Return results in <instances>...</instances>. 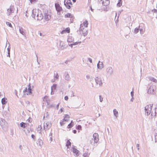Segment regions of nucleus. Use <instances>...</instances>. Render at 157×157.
Here are the masks:
<instances>
[{"mask_svg":"<svg viewBox=\"0 0 157 157\" xmlns=\"http://www.w3.org/2000/svg\"><path fill=\"white\" fill-rule=\"evenodd\" d=\"M44 16L42 14L41 11L39 9H34L32 11V16L35 19L41 20L44 17V19L47 21L51 18L50 13L47 10H43Z\"/></svg>","mask_w":157,"mask_h":157,"instance_id":"obj_1","label":"nucleus"},{"mask_svg":"<svg viewBox=\"0 0 157 157\" xmlns=\"http://www.w3.org/2000/svg\"><path fill=\"white\" fill-rule=\"evenodd\" d=\"M156 87L155 85L151 86L149 88L147 93L149 94H155L156 93Z\"/></svg>","mask_w":157,"mask_h":157,"instance_id":"obj_2","label":"nucleus"},{"mask_svg":"<svg viewBox=\"0 0 157 157\" xmlns=\"http://www.w3.org/2000/svg\"><path fill=\"white\" fill-rule=\"evenodd\" d=\"M152 105L153 104H149L146 105L144 109L145 112V114H147V116L150 114L152 110Z\"/></svg>","mask_w":157,"mask_h":157,"instance_id":"obj_3","label":"nucleus"},{"mask_svg":"<svg viewBox=\"0 0 157 157\" xmlns=\"http://www.w3.org/2000/svg\"><path fill=\"white\" fill-rule=\"evenodd\" d=\"M79 32H82V33L84 36H86L88 33V31L86 28H84L82 24H81L79 28Z\"/></svg>","mask_w":157,"mask_h":157,"instance_id":"obj_4","label":"nucleus"},{"mask_svg":"<svg viewBox=\"0 0 157 157\" xmlns=\"http://www.w3.org/2000/svg\"><path fill=\"white\" fill-rule=\"evenodd\" d=\"M32 88L31 86V84L29 83V84L28 85V88H26L23 90V93L25 94V93L27 95H28L29 94V95H31L32 94Z\"/></svg>","mask_w":157,"mask_h":157,"instance_id":"obj_5","label":"nucleus"},{"mask_svg":"<svg viewBox=\"0 0 157 157\" xmlns=\"http://www.w3.org/2000/svg\"><path fill=\"white\" fill-rule=\"evenodd\" d=\"M95 80L97 85H98L99 86L102 85V78L100 76L96 77L95 78Z\"/></svg>","mask_w":157,"mask_h":157,"instance_id":"obj_6","label":"nucleus"},{"mask_svg":"<svg viewBox=\"0 0 157 157\" xmlns=\"http://www.w3.org/2000/svg\"><path fill=\"white\" fill-rule=\"evenodd\" d=\"M15 10L14 6H11L10 7L7 9V16H9L11 15L14 13Z\"/></svg>","mask_w":157,"mask_h":157,"instance_id":"obj_7","label":"nucleus"},{"mask_svg":"<svg viewBox=\"0 0 157 157\" xmlns=\"http://www.w3.org/2000/svg\"><path fill=\"white\" fill-rule=\"evenodd\" d=\"M106 75L108 76H110L113 75V71L111 67H108L106 69Z\"/></svg>","mask_w":157,"mask_h":157,"instance_id":"obj_8","label":"nucleus"},{"mask_svg":"<svg viewBox=\"0 0 157 157\" xmlns=\"http://www.w3.org/2000/svg\"><path fill=\"white\" fill-rule=\"evenodd\" d=\"M55 6L56 10L57 12V14L59 15L60 14V11L63 10L62 8L59 4H55Z\"/></svg>","mask_w":157,"mask_h":157,"instance_id":"obj_9","label":"nucleus"},{"mask_svg":"<svg viewBox=\"0 0 157 157\" xmlns=\"http://www.w3.org/2000/svg\"><path fill=\"white\" fill-rule=\"evenodd\" d=\"M51 124L49 122H47L46 123L44 122V129H45V130H46L48 129L51 127Z\"/></svg>","mask_w":157,"mask_h":157,"instance_id":"obj_10","label":"nucleus"},{"mask_svg":"<svg viewBox=\"0 0 157 157\" xmlns=\"http://www.w3.org/2000/svg\"><path fill=\"white\" fill-rule=\"evenodd\" d=\"M93 137L94 142L95 143H97L99 141L98 135L97 133H94L93 135Z\"/></svg>","mask_w":157,"mask_h":157,"instance_id":"obj_11","label":"nucleus"},{"mask_svg":"<svg viewBox=\"0 0 157 157\" xmlns=\"http://www.w3.org/2000/svg\"><path fill=\"white\" fill-rule=\"evenodd\" d=\"M100 3H101L102 4L105 6H106L109 5V0H101L99 1Z\"/></svg>","mask_w":157,"mask_h":157,"instance_id":"obj_12","label":"nucleus"},{"mask_svg":"<svg viewBox=\"0 0 157 157\" xmlns=\"http://www.w3.org/2000/svg\"><path fill=\"white\" fill-rule=\"evenodd\" d=\"M64 78L67 81H69L70 80L71 78L70 75L68 72H65L64 75Z\"/></svg>","mask_w":157,"mask_h":157,"instance_id":"obj_13","label":"nucleus"},{"mask_svg":"<svg viewBox=\"0 0 157 157\" xmlns=\"http://www.w3.org/2000/svg\"><path fill=\"white\" fill-rule=\"evenodd\" d=\"M97 67L98 68L101 69L103 67V64L102 62L99 61L97 64Z\"/></svg>","mask_w":157,"mask_h":157,"instance_id":"obj_14","label":"nucleus"},{"mask_svg":"<svg viewBox=\"0 0 157 157\" xmlns=\"http://www.w3.org/2000/svg\"><path fill=\"white\" fill-rule=\"evenodd\" d=\"M70 32V29L69 28H67L64 30H62L61 32V34H63L66 33H69Z\"/></svg>","mask_w":157,"mask_h":157,"instance_id":"obj_15","label":"nucleus"},{"mask_svg":"<svg viewBox=\"0 0 157 157\" xmlns=\"http://www.w3.org/2000/svg\"><path fill=\"white\" fill-rule=\"evenodd\" d=\"M36 143L38 144H39V146L40 147H41L43 144V142L42 140L39 139L38 140Z\"/></svg>","mask_w":157,"mask_h":157,"instance_id":"obj_16","label":"nucleus"},{"mask_svg":"<svg viewBox=\"0 0 157 157\" xmlns=\"http://www.w3.org/2000/svg\"><path fill=\"white\" fill-rule=\"evenodd\" d=\"M19 31L20 33L23 35H25V33L24 32V30L22 27H19Z\"/></svg>","mask_w":157,"mask_h":157,"instance_id":"obj_17","label":"nucleus"},{"mask_svg":"<svg viewBox=\"0 0 157 157\" xmlns=\"http://www.w3.org/2000/svg\"><path fill=\"white\" fill-rule=\"evenodd\" d=\"M73 152L77 156H78L79 155V153H78L79 151L77 150L76 148L74 147H73Z\"/></svg>","mask_w":157,"mask_h":157,"instance_id":"obj_18","label":"nucleus"},{"mask_svg":"<svg viewBox=\"0 0 157 157\" xmlns=\"http://www.w3.org/2000/svg\"><path fill=\"white\" fill-rule=\"evenodd\" d=\"M59 45L60 46V48L62 50H63L64 49L66 48V47H65V45L63 44V43L61 41H60Z\"/></svg>","mask_w":157,"mask_h":157,"instance_id":"obj_19","label":"nucleus"},{"mask_svg":"<svg viewBox=\"0 0 157 157\" xmlns=\"http://www.w3.org/2000/svg\"><path fill=\"white\" fill-rule=\"evenodd\" d=\"M67 41L68 42H72L74 41V39L73 37L69 36L67 40Z\"/></svg>","mask_w":157,"mask_h":157,"instance_id":"obj_20","label":"nucleus"},{"mask_svg":"<svg viewBox=\"0 0 157 157\" xmlns=\"http://www.w3.org/2000/svg\"><path fill=\"white\" fill-rule=\"evenodd\" d=\"M82 24L83 25V26L84 28H87L88 26V23L87 21H86L83 22V24Z\"/></svg>","mask_w":157,"mask_h":157,"instance_id":"obj_21","label":"nucleus"},{"mask_svg":"<svg viewBox=\"0 0 157 157\" xmlns=\"http://www.w3.org/2000/svg\"><path fill=\"white\" fill-rule=\"evenodd\" d=\"M20 125L21 127L24 128H25L27 126V124L23 122L21 123Z\"/></svg>","mask_w":157,"mask_h":157,"instance_id":"obj_22","label":"nucleus"},{"mask_svg":"<svg viewBox=\"0 0 157 157\" xmlns=\"http://www.w3.org/2000/svg\"><path fill=\"white\" fill-rule=\"evenodd\" d=\"M1 102L2 105L5 104L7 102L6 99L5 98H2V99Z\"/></svg>","mask_w":157,"mask_h":157,"instance_id":"obj_23","label":"nucleus"},{"mask_svg":"<svg viewBox=\"0 0 157 157\" xmlns=\"http://www.w3.org/2000/svg\"><path fill=\"white\" fill-rule=\"evenodd\" d=\"M113 114H114V115L115 117H117L118 116V111L116 109H115L113 110Z\"/></svg>","mask_w":157,"mask_h":157,"instance_id":"obj_24","label":"nucleus"},{"mask_svg":"<svg viewBox=\"0 0 157 157\" xmlns=\"http://www.w3.org/2000/svg\"><path fill=\"white\" fill-rule=\"evenodd\" d=\"M65 18H67V17L72 18V16L71 13H68L66 14H65Z\"/></svg>","mask_w":157,"mask_h":157,"instance_id":"obj_25","label":"nucleus"},{"mask_svg":"<svg viewBox=\"0 0 157 157\" xmlns=\"http://www.w3.org/2000/svg\"><path fill=\"white\" fill-rule=\"evenodd\" d=\"M71 143L70 141L69 140H67L66 144V146L67 147V148H69V146H71Z\"/></svg>","mask_w":157,"mask_h":157,"instance_id":"obj_26","label":"nucleus"},{"mask_svg":"<svg viewBox=\"0 0 157 157\" xmlns=\"http://www.w3.org/2000/svg\"><path fill=\"white\" fill-rule=\"evenodd\" d=\"M139 30L140 31V33L141 34H143L144 33V31H145L144 29L140 28V26L139 27Z\"/></svg>","mask_w":157,"mask_h":157,"instance_id":"obj_27","label":"nucleus"},{"mask_svg":"<svg viewBox=\"0 0 157 157\" xmlns=\"http://www.w3.org/2000/svg\"><path fill=\"white\" fill-rule=\"evenodd\" d=\"M150 80L151 81H153V82H157V80L152 77H150Z\"/></svg>","mask_w":157,"mask_h":157,"instance_id":"obj_28","label":"nucleus"},{"mask_svg":"<svg viewBox=\"0 0 157 157\" xmlns=\"http://www.w3.org/2000/svg\"><path fill=\"white\" fill-rule=\"evenodd\" d=\"M56 85L54 84L53 85V86L51 87V90L52 91L53 90H55L56 89Z\"/></svg>","mask_w":157,"mask_h":157,"instance_id":"obj_29","label":"nucleus"},{"mask_svg":"<svg viewBox=\"0 0 157 157\" xmlns=\"http://www.w3.org/2000/svg\"><path fill=\"white\" fill-rule=\"evenodd\" d=\"M139 30V28H136L134 29V33H135L136 34L138 32Z\"/></svg>","mask_w":157,"mask_h":157,"instance_id":"obj_30","label":"nucleus"},{"mask_svg":"<svg viewBox=\"0 0 157 157\" xmlns=\"http://www.w3.org/2000/svg\"><path fill=\"white\" fill-rule=\"evenodd\" d=\"M73 125V124H72L70 123L69 124H68L67 128H70L72 127Z\"/></svg>","mask_w":157,"mask_h":157,"instance_id":"obj_31","label":"nucleus"},{"mask_svg":"<svg viewBox=\"0 0 157 157\" xmlns=\"http://www.w3.org/2000/svg\"><path fill=\"white\" fill-rule=\"evenodd\" d=\"M81 128H82V126L81 125H78L76 127V129H77L81 130Z\"/></svg>","mask_w":157,"mask_h":157,"instance_id":"obj_32","label":"nucleus"},{"mask_svg":"<svg viewBox=\"0 0 157 157\" xmlns=\"http://www.w3.org/2000/svg\"><path fill=\"white\" fill-rule=\"evenodd\" d=\"M6 24L7 25H8L10 27H12L11 24L10 23L8 22H6Z\"/></svg>","mask_w":157,"mask_h":157,"instance_id":"obj_33","label":"nucleus"},{"mask_svg":"<svg viewBox=\"0 0 157 157\" xmlns=\"http://www.w3.org/2000/svg\"><path fill=\"white\" fill-rule=\"evenodd\" d=\"M81 43V42H73V43H72L73 45H77V44H80V43Z\"/></svg>","mask_w":157,"mask_h":157,"instance_id":"obj_34","label":"nucleus"},{"mask_svg":"<svg viewBox=\"0 0 157 157\" xmlns=\"http://www.w3.org/2000/svg\"><path fill=\"white\" fill-rule=\"evenodd\" d=\"M60 124L61 126H62L65 124V122L62 121V120L60 122Z\"/></svg>","mask_w":157,"mask_h":157,"instance_id":"obj_35","label":"nucleus"},{"mask_svg":"<svg viewBox=\"0 0 157 157\" xmlns=\"http://www.w3.org/2000/svg\"><path fill=\"white\" fill-rule=\"evenodd\" d=\"M99 97L100 102H102L103 101V98L101 96V95H99Z\"/></svg>","mask_w":157,"mask_h":157,"instance_id":"obj_36","label":"nucleus"},{"mask_svg":"<svg viewBox=\"0 0 157 157\" xmlns=\"http://www.w3.org/2000/svg\"><path fill=\"white\" fill-rule=\"evenodd\" d=\"M122 5V2H118V3L117 4V6L119 7H120Z\"/></svg>","mask_w":157,"mask_h":157,"instance_id":"obj_37","label":"nucleus"},{"mask_svg":"<svg viewBox=\"0 0 157 157\" xmlns=\"http://www.w3.org/2000/svg\"><path fill=\"white\" fill-rule=\"evenodd\" d=\"M64 118H69V115L68 114H66L65 115L64 117Z\"/></svg>","mask_w":157,"mask_h":157,"instance_id":"obj_38","label":"nucleus"},{"mask_svg":"<svg viewBox=\"0 0 157 157\" xmlns=\"http://www.w3.org/2000/svg\"><path fill=\"white\" fill-rule=\"evenodd\" d=\"M70 4H67L66 6V7L68 9H70L71 8V6Z\"/></svg>","mask_w":157,"mask_h":157,"instance_id":"obj_39","label":"nucleus"},{"mask_svg":"<svg viewBox=\"0 0 157 157\" xmlns=\"http://www.w3.org/2000/svg\"><path fill=\"white\" fill-rule=\"evenodd\" d=\"M67 3L68 4L71 5H72V3L70 0H67Z\"/></svg>","mask_w":157,"mask_h":157,"instance_id":"obj_40","label":"nucleus"},{"mask_svg":"<svg viewBox=\"0 0 157 157\" xmlns=\"http://www.w3.org/2000/svg\"><path fill=\"white\" fill-rule=\"evenodd\" d=\"M27 121H28L29 122L31 123V118L30 117H29Z\"/></svg>","mask_w":157,"mask_h":157,"instance_id":"obj_41","label":"nucleus"},{"mask_svg":"<svg viewBox=\"0 0 157 157\" xmlns=\"http://www.w3.org/2000/svg\"><path fill=\"white\" fill-rule=\"evenodd\" d=\"M155 142H157V133L155 135Z\"/></svg>","mask_w":157,"mask_h":157,"instance_id":"obj_42","label":"nucleus"},{"mask_svg":"<svg viewBox=\"0 0 157 157\" xmlns=\"http://www.w3.org/2000/svg\"><path fill=\"white\" fill-rule=\"evenodd\" d=\"M68 3H67V2H66V0H64V5L66 6L67 4H68Z\"/></svg>","mask_w":157,"mask_h":157,"instance_id":"obj_43","label":"nucleus"},{"mask_svg":"<svg viewBox=\"0 0 157 157\" xmlns=\"http://www.w3.org/2000/svg\"><path fill=\"white\" fill-rule=\"evenodd\" d=\"M152 12L154 13H157V10L156 9H154L152 10Z\"/></svg>","mask_w":157,"mask_h":157,"instance_id":"obj_44","label":"nucleus"},{"mask_svg":"<svg viewBox=\"0 0 157 157\" xmlns=\"http://www.w3.org/2000/svg\"><path fill=\"white\" fill-rule=\"evenodd\" d=\"M62 121L64 122H67L68 121V120H66V118H64L63 119Z\"/></svg>","mask_w":157,"mask_h":157,"instance_id":"obj_45","label":"nucleus"},{"mask_svg":"<svg viewBox=\"0 0 157 157\" xmlns=\"http://www.w3.org/2000/svg\"><path fill=\"white\" fill-rule=\"evenodd\" d=\"M88 59L90 63H92V60L91 58H88Z\"/></svg>","mask_w":157,"mask_h":157,"instance_id":"obj_46","label":"nucleus"},{"mask_svg":"<svg viewBox=\"0 0 157 157\" xmlns=\"http://www.w3.org/2000/svg\"><path fill=\"white\" fill-rule=\"evenodd\" d=\"M59 77V75H58V74L57 73L56 75L55 76V78H56L57 79Z\"/></svg>","mask_w":157,"mask_h":157,"instance_id":"obj_47","label":"nucleus"},{"mask_svg":"<svg viewBox=\"0 0 157 157\" xmlns=\"http://www.w3.org/2000/svg\"><path fill=\"white\" fill-rule=\"evenodd\" d=\"M131 95L132 97H133L134 95V92L132 91L131 92Z\"/></svg>","mask_w":157,"mask_h":157,"instance_id":"obj_48","label":"nucleus"},{"mask_svg":"<svg viewBox=\"0 0 157 157\" xmlns=\"http://www.w3.org/2000/svg\"><path fill=\"white\" fill-rule=\"evenodd\" d=\"M64 99L66 100H67L68 99V97L67 96H66L64 97Z\"/></svg>","mask_w":157,"mask_h":157,"instance_id":"obj_49","label":"nucleus"},{"mask_svg":"<svg viewBox=\"0 0 157 157\" xmlns=\"http://www.w3.org/2000/svg\"><path fill=\"white\" fill-rule=\"evenodd\" d=\"M86 78L87 79H88L90 78V76L89 75H87L86 76Z\"/></svg>","mask_w":157,"mask_h":157,"instance_id":"obj_50","label":"nucleus"},{"mask_svg":"<svg viewBox=\"0 0 157 157\" xmlns=\"http://www.w3.org/2000/svg\"><path fill=\"white\" fill-rule=\"evenodd\" d=\"M36 0H30V2L31 3L34 2L36 1Z\"/></svg>","mask_w":157,"mask_h":157,"instance_id":"obj_51","label":"nucleus"},{"mask_svg":"<svg viewBox=\"0 0 157 157\" xmlns=\"http://www.w3.org/2000/svg\"><path fill=\"white\" fill-rule=\"evenodd\" d=\"M8 53H10V48L9 47L7 48Z\"/></svg>","mask_w":157,"mask_h":157,"instance_id":"obj_52","label":"nucleus"},{"mask_svg":"<svg viewBox=\"0 0 157 157\" xmlns=\"http://www.w3.org/2000/svg\"><path fill=\"white\" fill-rule=\"evenodd\" d=\"M153 118V116L152 115V113H151V117L149 118H150L151 120H152Z\"/></svg>","mask_w":157,"mask_h":157,"instance_id":"obj_53","label":"nucleus"},{"mask_svg":"<svg viewBox=\"0 0 157 157\" xmlns=\"http://www.w3.org/2000/svg\"><path fill=\"white\" fill-rule=\"evenodd\" d=\"M31 137L32 138H33V139H34L35 138V136L33 134H32L31 135Z\"/></svg>","mask_w":157,"mask_h":157,"instance_id":"obj_54","label":"nucleus"},{"mask_svg":"<svg viewBox=\"0 0 157 157\" xmlns=\"http://www.w3.org/2000/svg\"><path fill=\"white\" fill-rule=\"evenodd\" d=\"M64 108H62L60 109V111L61 113L63 112V111Z\"/></svg>","mask_w":157,"mask_h":157,"instance_id":"obj_55","label":"nucleus"},{"mask_svg":"<svg viewBox=\"0 0 157 157\" xmlns=\"http://www.w3.org/2000/svg\"><path fill=\"white\" fill-rule=\"evenodd\" d=\"M123 11V10H121V11H119L118 12V17H119V14H121V12Z\"/></svg>","mask_w":157,"mask_h":157,"instance_id":"obj_56","label":"nucleus"},{"mask_svg":"<svg viewBox=\"0 0 157 157\" xmlns=\"http://www.w3.org/2000/svg\"><path fill=\"white\" fill-rule=\"evenodd\" d=\"M73 132L74 133V134H75L77 132V131L76 130H73Z\"/></svg>","mask_w":157,"mask_h":157,"instance_id":"obj_57","label":"nucleus"},{"mask_svg":"<svg viewBox=\"0 0 157 157\" xmlns=\"http://www.w3.org/2000/svg\"><path fill=\"white\" fill-rule=\"evenodd\" d=\"M48 115V112H47L46 113V114H44V118L45 117V116H46Z\"/></svg>","mask_w":157,"mask_h":157,"instance_id":"obj_58","label":"nucleus"},{"mask_svg":"<svg viewBox=\"0 0 157 157\" xmlns=\"http://www.w3.org/2000/svg\"><path fill=\"white\" fill-rule=\"evenodd\" d=\"M69 46L71 47V48H72L73 46V44H71L69 45Z\"/></svg>","mask_w":157,"mask_h":157,"instance_id":"obj_59","label":"nucleus"},{"mask_svg":"<svg viewBox=\"0 0 157 157\" xmlns=\"http://www.w3.org/2000/svg\"><path fill=\"white\" fill-rule=\"evenodd\" d=\"M59 103H58V104L57 105V106H56V108H57V109H58V108H59Z\"/></svg>","mask_w":157,"mask_h":157,"instance_id":"obj_60","label":"nucleus"},{"mask_svg":"<svg viewBox=\"0 0 157 157\" xmlns=\"http://www.w3.org/2000/svg\"><path fill=\"white\" fill-rule=\"evenodd\" d=\"M71 124H74V123L73 121L72 120L71 122V123H70Z\"/></svg>","mask_w":157,"mask_h":157,"instance_id":"obj_61","label":"nucleus"},{"mask_svg":"<svg viewBox=\"0 0 157 157\" xmlns=\"http://www.w3.org/2000/svg\"><path fill=\"white\" fill-rule=\"evenodd\" d=\"M133 99H134L133 97H132V98L131 99V101H133Z\"/></svg>","mask_w":157,"mask_h":157,"instance_id":"obj_62","label":"nucleus"},{"mask_svg":"<svg viewBox=\"0 0 157 157\" xmlns=\"http://www.w3.org/2000/svg\"><path fill=\"white\" fill-rule=\"evenodd\" d=\"M90 10H91L92 11H93V10H94V9H93L92 7H90Z\"/></svg>","mask_w":157,"mask_h":157,"instance_id":"obj_63","label":"nucleus"},{"mask_svg":"<svg viewBox=\"0 0 157 157\" xmlns=\"http://www.w3.org/2000/svg\"><path fill=\"white\" fill-rule=\"evenodd\" d=\"M86 154H84L83 155V156H84V157H86Z\"/></svg>","mask_w":157,"mask_h":157,"instance_id":"obj_64","label":"nucleus"}]
</instances>
